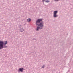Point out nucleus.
I'll return each instance as SVG.
<instances>
[{
  "instance_id": "f257e3e1",
  "label": "nucleus",
  "mask_w": 73,
  "mask_h": 73,
  "mask_svg": "<svg viewBox=\"0 0 73 73\" xmlns=\"http://www.w3.org/2000/svg\"><path fill=\"white\" fill-rule=\"evenodd\" d=\"M42 20V19H38L36 22V24L37 27L36 29V31H39L40 30L42 29L44 27V23L43 22L40 23V22Z\"/></svg>"
},
{
  "instance_id": "9b49d317",
  "label": "nucleus",
  "mask_w": 73,
  "mask_h": 73,
  "mask_svg": "<svg viewBox=\"0 0 73 73\" xmlns=\"http://www.w3.org/2000/svg\"><path fill=\"white\" fill-rule=\"evenodd\" d=\"M33 40H36V39H33Z\"/></svg>"
},
{
  "instance_id": "1a4fd4ad",
  "label": "nucleus",
  "mask_w": 73,
  "mask_h": 73,
  "mask_svg": "<svg viewBox=\"0 0 73 73\" xmlns=\"http://www.w3.org/2000/svg\"><path fill=\"white\" fill-rule=\"evenodd\" d=\"M59 0H54V1H58Z\"/></svg>"
},
{
  "instance_id": "6e6552de",
  "label": "nucleus",
  "mask_w": 73,
  "mask_h": 73,
  "mask_svg": "<svg viewBox=\"0 0 73 73\" xmlns=\"http://www.w3.org/2000/svg\"><path fill=\"white\" fill-rule=\"evenodd\" d=\"M45 66V65H43V66H42V68H44Z\"/></svg>"
},
{
  "instance_id": "0eeeda50",
  "label": "nucleus",
  "mask_w": 73,
  "mask_h": 73,
  "mask_svg": "<svg viewBox=\"0 0 73 73\" xmlns=\"http://www.w3.org/2000/svg\"><path fill=\"white\" fill-rule=\"evenodd\" d=\"M31 19L29 18L27 19V21H28V22H30V21H31Z\"/></svg>"
},
{
  "instance_id": "7ed1b4c3",
  "label": "nucleus",
  "mask_w": 73,
  "mask_h": 73,
  "mask_svg": "<svg viewBox=\"0 0 73 73\" xmlns=\"http://www.w3.org/2000/svg\"><path fill=\"white\" fill-rule=\"evenodd\" d=\"M57 12H58V11H55L53 13V17L54 18H57L58 17V15H57Z\"/></svg>"
},
{
  "instance_id": "20e7f679",
  "label": "nucleus",
  "mask_w": 73,
  "mask_h": 73,
  "mask_svg": "<svg viewBox=\"0 0 73 73\" xmlns=\"http://www.w3.org/2000/svg\"><path fill=\"white\" fill-rule=\"evenodd\" d=\"M42 1L44 3V1H45V3H49L50 2V0H42Z\"/></svg>"
},
{
  "instance_id": "423d86ee",
  "label": "nucleus",
  "mask_w": 73,
  "mask_h": 73,
  "mask_svg": "<svg viewBox=\"0 0 73 73\" xmlns=\"http://www.w3.org/2000/svg\"><path fill=\"white\" fill-rule=\"evenodd\" d=\"M20 30L21 31V32H23V31H24V29L23 28H21L20 29Z\"/></svg>"
},
{
  "instance_id": "f03ea898",
  "label": "nucleus",
  "mask_w": 73,
  "mask_h": 73,
  "mask_svg": "<svg viewBox=\"0 0 73 73\" xmlns=\"http://www.w3.org/2000/svg\"><path fill=\"white\" fill-rule=\"evenodd\" d=\"M7 44V41H0V49H3V48H6L7 46L5 45Z\"/></svg>"
},
{
  "instance_id": "39448f33",
  "label": "nucleus",
  "mask_w": 73,
  "mask_h": 73,
  "mask_svg": "<svg viewBox=\"0 0 73 73\" xmlns=\"http://www.w3.org/2000/svg\"><path fill=\"white\" fill-rule=\"evenodd\" d=\"M24 70V68H20L19 69V70H18L19 72H23V70Z\"/></svg>"
},
{
  "instance_id": "9d476101",
  "label": "nucleus",
  "mask_w": 73,
  "mask_h": 73,
  "mask_svg": "<svg viewBox=\"0 0 73 73\" xmlns=\"http://www.w3.org/2000/svg\"><path fill=\"white\" fill-rule=\"evenodd\" d=\"M21 27H22V26L21 25H20L19 26V27L20 28H21Z\"/></svg>"
}]
</instances>
